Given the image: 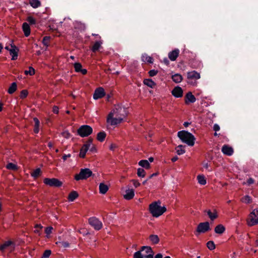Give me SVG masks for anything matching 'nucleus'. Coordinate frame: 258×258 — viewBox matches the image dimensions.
<instances>
[{
  "instance_id": "47",
  "label": "nucleus",
  "mask_w": 258,
  "mask_h": 258,
  "mask_svg": "<svg viewBox=\"0 0 258 258\" xmlns=\"http://www.w3.org/2000/svg\"><path fill=\"white\" fill-rule=\"evenodd\" d=\"M42 226L41 225L37 224L35 226L34 232L40 235V230L42 228Z\"/></svg>"
},
{
  "instance_id": "20",
  "label": "nucleus",
  "mask_w": 258,
  "mask_h": 258,
  "mask_svg": "<svg viewBox=\"0 0 258 258\" xmlns=\"http://www.w3.org/2000/svg\"><path fill=\"white\" fill-rule=\"evenodd\" d=\"M82 65L79 62H76L74 64V68L76 72H81L82 74L85 75L87 71L86 69H82Z\"/></svg>"
},
{
  "instance_id": "41",
  "label": "nucleus",
  "mask_w": 258,
  "mask_h": 258,
  "mask_svg": "<svg viewBox=\"0 0 258 258\" xmlns=\"http://www.w3.org/2000/svg\"><path fill=\"white\" fill-rule=\"evenodd\" d=\"M138 176L141 177H144L145 176L146 172L144 169L139 168L138 169L137 171Z\"/></svg>"
},
{
  "instance_id": "31",
  "label": "nucleus",
  "mask_w": 258,
  "mask_h": 258,
  "mask_svg": "<svg viewBox=\"0 0 258 258\" xmlns=\"http://www.w3.org/2000/svg\"><path fill=\"white\" fill-rule=\"evenodd\" d=\"M173 81L176 83H178L181 82L182 80V77L181 75L178 74H175L172 76Z\"/></svg>"
},
{
  "instance_id": "8",
  "label": "nucleus",
  "mask_w": 258,
  "mask_h": 258,
  "mask_svg": "<svg viewBox=\"0 0 258 258\" xmlns=\"http://www.w3.org/2000/svg\"><path fill=\"white\" fill-rule=\"evenodd\" d=\"M15 248V244L11 240L5 241L2 244L0 245V251L2 252L9 251L10 252H12Z\"/></svg>"
},
{
  "instance_id": "29",
  "label": "nucleus",
  "mask_w": 258,
  "mask_h": 258,
  "mask_svg": "<svg viewBox=\"0 0 258 258\" xmlns=\"http://www.w3.org/2000/svg\"><path fill=\"white\" fill-rule=\"evenodd\" d=\"M102 44V41H101V40L100 41H96L94 43L93 46H92V50L93 52H96V51L99 50V49L101 47Z\"/></svg>"
},
{
  "instance_id": "44",
  "label": "nucleus",
  "mask_w": 258,
  "mask_h": 258,
  "mask_svg": "<svg viewBox=\"0 0 258 258\" xmlns=\"http://www.w3.org/2000/svg\"><path fill=\"white\" fill-rule=\"evenodd\" d=\"M56 244H58L59 246H61L62 247H68L70 245L69 243L67 241L58 242H56Z\"/></svg>"
},
{
  "instance_id": "30",
  "label": "nucleus",
  "mask_w": 258,
  "mask_h": 258,
  "mask_svg": "<svg viewBox=\"0 0 258 258\" xmlns=\"http://www.w3.org/2000/svg\"><path fill=\"white\" fill-rule=\"evenodd\" d=\"M144 84L151 88H154L156 85L155 83L151 79H145Z\"/></svg>"
},
{
  "instance_id": "42",
  "label": "nucleus",
  "mask_w": 258,
  "mask_h": 258,
  "mask_svg": "<svg viewBox=\"0 0 258 258\" xmlns=\"http://www.w3.org/2000/svg\"><path fill=\"white\" fill-rule=\"evenodd\" d=\"M25 74L26 75H29L30 76H32L35 74V70L31 67L29 68L28 70H26L25 71Z\"/></svg>"
},
{
  "instance_id": "32",
  "label": "nucleus",
  "mask_w": 258,
  "mask_h": 258,
  "mask_svg": "<svg viewBox=\"0 0 258 258\" xmlns=\"http://www.w3.org/2000/svg\"><path fill=\"white\" fill-rule=\"evenodd\" d=\"M207 214L211 220H214L216 219L218 217L217 213L216 211H214L213 212L209 210L207 211Z\"/></svg>"
},
{
  "instance_id": "45",
  "label": "nucleus",
  "mask_w": 258,
  "mask_h": 258,
  "mask_svg": "<svg viewBox=\"0 0 258 258\" xmlns=\"http://www.w3.org/2000/svg\"><path fill=\"white\" fill-rule=\"evenodd\" d=\"M53 230V227L51 226L47 227L45 229V232L47 235V237H48V236L52 233Z\"/></svg>"
},
{
  "instance_id": "51",
  "label": "nucleus",
  "mask_w": 258,
  "mask_h": 258,
  "mask_svg": "<svg viewBox=\"0 0 258 258\" xmlns=\"http://www.w3.org/2000/svg\"><path fill=\"white\" fill-rule=\"evenodd\" d=\"M49 40V37H47V36L44 37L43 39V44L47 46L48 45Z\"/></svg>"
},
{
  "instance_id": "39",
  "label": "nucleus",
  "mask_w": 258,
  "mask_h": 258,
  "mask_svg": "<svg viewBox=\"0 0 258 258\" xmlns=\"http://www.w3.org/2000/svg\"><path fill=\"white\" fill-rule=\"evenodd\" d=\"M41 172V169L40 168H37L31 172V175L32 177L36 178L40 175Z\"/></svg>"
},
{
  "instance_id": "34",
  "label": "nucleus",
  "mask_w": 258,
  "mask_h": 258,
  "mask_svg": "<svg viewBox=\"0 0 258 258\" xmlns=\"http://www.w3.org/2000/svg\"><path fill=\"white\" fill-rule=\"evenodd\" d=\"M139 165L145 168H149L150 167V163L147 160H142L139 162Z\"/></svg>"
},
{
  "instance_id": "64",
  "label": "nucleus",
  "mask_w": 258,
  "mask_h": 258,
  "mask_svg": "<svg viewBox=\"0 0 258 258\" xmlns=\"http://www.w3.org/2000/svg\"><path fill=\"white\" fill-rule=\"evenodd\" d=\"M5 49L10 51V50H11V47H10L9 46H6Z\"/></svg>"
},
{
  "instance_id": "56",
  "label": "nucleus",
  "mask_w": 258,
  "mask_h": 258,
  "mask_svg": "<svg viewBox=\"0 0 258 258\" xmlns=\"http://www.w3.org/2000/svg\"><path fill=\"white\" fill-rule=\"evenodd\" d=\"M213 129L215 132L219 131L220 130V126L217 124H215L213 126Z\"/></svg>"
},
{
  "instance_id": "36",
  "label": "nucleus",
  "mask_w": 258,
  "mask_h": 258,
  "mask_svg": "<svg viewBox=\"0 0 258 258\" xmlns=\"http://www.w3.org/2000/svg\"><path fill=\"white\" fill-rule=\"evenodd\" d=\"M175 150L177 154L179 155H182L185 153V150L184 149V147L182 145L178 146L176 148Z\"/></svg>"
},
{
  "instance_id": "13",
  "label": "nucleus",
  "mask_w": 258,
  "mask_h": 258,
  "mask_svg": "<svg viewBox=\"0 0 258 258\" xmlns=\"http://www.w3.org/2000/svg\"><path fill=\"white\" fill-rule=\"evenodd\" d=\"M91 143L92 140H89L87 143L83 145L80 150L79 154V156L80 158H84L85 157L86 154L88 150H89V148L90 147Z\"/></svg>"
},
{
  "instance_id": "61",
  "label": "nucleus",
  "mask_w": 258,
  "mask_h": 258,
  "mask_svg": "<svg viewBox=\"0 0 258 258\" xmlns=\"http://www.w3.org/2000/svg\"><path fill=\"white\" fill-rule=\"evenodd\" d=\"M178 158L177 156H174L171 159V161L174 162L178 160Z\"/></svg>"
},
{
  "instance_id": "35",
  "label": "nucleus",
  "mask_w": 258,
  "mask_h": 258,
  "mask_svg": "<svg viewBox=\"0 0 258 258\" xmlns=\"http://www.w3.org/2000/svg\"><path fill=\"white\" fill-rule=\"evenodd\" d=\"M106 136V133L104 132H101L97 134V139L98 141L102 142L104 140Z\"/></svg>"
},
{
  "instance_id": "16",
  "label": "nucleus",
  "mask_w": 258,
  "mask_h": 258,
  "mask_svg": "<svg viewBox=\"0 0 258 258\" xmlns=\"http://www.w3.org/2000/svg\"><path fill=\"white\" fill-rule=\"evenodd\" d=\"M221 150L224 154L227 156H231L234 152L233 148L227 145H224Z\"/></svg>"
},
{
  "instance_id": "12",
  "label": "nucleus",
  "mask_w": 258,
  "mask_h": 258,
  "mask_svg": "<svg viewBox=\"0 0 258 258\" xmlns=\"http://www.w3.org/2000/svg\"><path fill=\"white\" fill-rule=\"evenodd\" d=\"M210 229L208 222L200 223L197 226L196 232L199 233H205Z\"/></svg>"
},
{
  "instance_id": "18",
  "label": "nucleus",
  "mask_w": 258,
  "mask_h": 258,
  "mask_svg": "<svg viewBox=\"0 0 258 258\" xmlns=\"http://www.w3.org/2000/svg\"><path fill=\"white\" fill-rule=\"evenodd\" d=\"M172 94L175 97H181L183 95L182 89L180 87H176L172 91Z\"/></svg>"
},
{
  "instance_id": "25",
  "label": "nucleus",
  "mask_w": 258,
  "mask_h": 258,
  "mask_svg": "<svg viewBox=\"0 0 258 258\" xmlns=\"http://www.w3.org/2000/svg\"><path fill=\"white\" fill-rule=\"evenodd\" d=\"M142 60L145 62L152 63L153 62V59L150 56L148 55L147 54H144L142 56Z\"/></svg>"
},
{
  "instance_id": "7",
  "label": "nucleus",
  "mask_w": 258,
  "mask_h": 258,
  "mask_svg": "<svg viewBox=\"0 0 258 258\" xmlns=\"http://www.w3.org/2000/svg\"><path fill=\"white\" fill-rule=\"evenodd\" d=\"M200 77L201 76L200 73L195 71L188 72L187 74V83L193 86H195L197 85V82L196 81H193V80L196 81L198 80Z\"/></svg>"
},
{
  "instance_id": "52",
  "label": "nucleus",
  "mask_w": 258,
  "mask_h": 258,
  "mask_svg": "<svg viewBox=\"0 0 258 258\" xmlns=\"http://www.w3.org/2000/svg\"><path fill=\"white\" fill-rule=\"evenodd\" d=\"M135 187H138L140 186V183L137 180L133 179L131 181Z\"/></svg>"
},
{
  "instance_id": "2",
  "label": "nucleus",
  "mask_w": 258,
  "mask_h": 258,
  "mask_svg": "<svg viewBox=\"0 0 258 258\" xmlns=\"http://www.w3.org/2000/svg\"><path fill=\"white\" fill-rule=\"evenodd\" d=\"M161 202L160 201L154 202L150 204L149 210L154 217H158L161 216L166 211V208L164 206H161Z\"/></svg>"
},
{
  "instance_id": "58",
  "label": "nucleus",
  "mask_w": 258,
  "mask_h": 258,
  "mask_svg": "<svg viewBox=\"0 0 258 258\" xmlns=\"http://www.w3.org/2000/svg\"><path fill=\"white\" fill-rule=\"evenodd\" d=\"M253 183H254V180L251 178H249L247 180V183L248 185H250Z\"/></svg>"
},
{
  "instance_id": "60",
  "label": "nucleus",
  "mask_w": 258,
  "mask_h": 258,
  "mask_svg": "<svg viewBox=\"0 0 258 258\" xmlns=\"http://www.w3.org/2000/svg\"><path fill=\"white\" fill-rule=\"evenodd\" d=\"M155 258H163V256L161 253H158L155 255Z\"/></svg>"
},
{
  "instance_id": "24",
  "label": "nucleus",
  "mask_w": 258,
  "mask_h": 258,
  "mask_svg": "<svg viewBox=\"0 0 258 258\" xmlns=\"http://www.w3.org/2000/svg\"><path fill=\"white\" fill-rule=\"evenodd\" d=\"M149 240L153 244H157L159 242V238L157 235L152 234L149 237Z\"/></svg>"
},
{
  "instance_id": "14",
  "label": "nucleus",
  "mask_w": 258,
  "mask_h": 258,
  "mask_svg": "<svg viewBox=\"0 0 258 258\" xmlns=\"http://www.w3.org/2000/svg\"><path fill=\"white\" fill-rule=\"evenodd\" d=\"M11 50H10V54L12 56V60H16L18 58V53L19 49L14 44L13 41L10 44Z\"/></svg>"
},
{
  "instance_id": "11",
  "label": "nucleus",
  "mask_w": 258,
  "mask_h": 258,
  "mask_svg": "<svg viewBox=\"0 0 258 258\" xmlns=\"http://www.w3.org/2000/svg\"><path fill=\"white\" fill-rule=\"evenodd\" d=\"M89 223L96 230H99L102 228L103 225L102 222L95 217L89 218Z\"/></svg>"
},
{
  "instance_id": "54",
  "label": "nucleus",
  "mask_w": 258,
  "mask_h": 258,
  "mask_svg": "<svg viewBox=\"0 0 258 258\" xmlns=\"http://www.w3.org/2000/svg\"><path fill=\"white\" fill-rule=\"evenodd\" d=\"M79 232L83 234V235H87L89 233L88 231L86 230H85L84 229H81L79 230Z\"/></svg>"
},
{
  "instance_id": "21",
  "label": "nucleus",
  "mask_w": 258,
  "mask_h": 258,
  "mask_svg": "<svg viewBox=\"0 0 258 258\" xmlns=\"http://www.w3.org/2000/svg\"><path fill=\"white\" fill-rule=\"evenodd\" d=\"M214 231L218 234H223L225 231V227L222 224H219L215 228Z\"/></svg>"
},
{
  "instance_id": "38",
  "label": "nucleus",
  "mask_w": 258,
  "mask_h": 258,
  "mask_svg": "<svg viewBox=\"0 0 258 258\" xmlns=\"http://www.w3.org/2000/svg\"><path fill=\"white\" fill-rule=\"evenodd\" d=\"M17 84L16 83H13L11 85V86L9 87V89H8V93L9 94H13V93H14L16 90H17Z\"/></svg>"
},
{
  "instance_id": "9",
  "label": "nucleus",
  "mask_w": 258,
  "mask_h": 258,
  "mask_svg": "<svg viewBox=\"0 0 258 258\" xmlns=\"http://www.w3.org/2000/svg\"><path fill=\"white\" fill-rule=\"evenodd\" d=\"M93 132L92 128L87 125H82L78 130V133L82 137H87Z\"/></svg>"
},
{
  "instance_id": "23",
  "label": "nucleus",
  "mask_w": 258,
  "mask_h": 258,
  "mask_svg": "<svg viewBox=\"0 0 258 258\" xmlns=\"http://www.w3.org/2000/svg\"><path fill=\"white\" fill-rule=\"evenodd\" d=\"M23 30L25 35L27 37L30 34V28L29 24L27 23H24L22 26Z\"/></svg>"
},
{
  "instance_id": "43",
  "label": "nucleus",
  "mask_w": 258,
  "mask_h": 258,
  "mask_svg": "<svg viewBox=\"0 0 258 258\" xmlns=\"http://www.w3.org/2000/svg\"><path fill=\"white\" fill-rule=\"evenodd\" d=\"M207 246L210 250H213L215 248V245L213 241H209L207 243Z\"/></svg>"
},
{
  "instance_id": "33",
  "label": "nucleus",
  "mask_w": 258,
  "mask_h": 258,
  "mask_svg": "<svg viewBox=\"0 0 258 258\" xmlns=\"http://www.w3.org/2000/svg\"><path fill=\"white\" fill-rule=\"evenodd\" d=\"M78 197V193L75 191H73L71 192L68 197V199L70 201L73 202L74 201L77 197Z\"/></svg>"
},
{
  "instance_id": "57",
  "label": "nucleus",
  "mask_w": 258,
  "mask_h": 258,
  "mask_svg": "<svg viewBox=\"0 0 258 258\" xmlns=\"http://www.w3.org/2000/svg\"><path fill=\"white\" fill-rule=\"evenodd\" d=\"M53 112L54 113H56L57 114L59 112V109H58V107L56 106H54L53 107Z\"/></svg>"
},
{
  "instance_id": "27",
  "label": "nucleus",
  "mask_w": 258,
  "mask_h": 258,
  "mask_svg": "<svg viewBox=\"0 0 258 258\" xmlns=\"http://www.w3.org/2000/svg\"><path fill=\"white\" fill-rule=\"evenodd\" d=\"M99 192L100 194H105L108 190V186L103 183H101L99 185Z\"/></svg>"
},
{
  "instance_id": "48",
  "label": "nucleus",
  "mask_w": 258,
  "mask_h": 258,
  "mask_svg": "<svg viewBox=\"0 0 258 258\" xmlns=\"http://www.w3.org/2000/svg\"><path fill=\"white\" fill-rule=\"evenodd\" d=\"M61 135L63 138L66 139H69L71 136V134L68 131H64L62 132Z\"/></svg>"
},
{
  "instance_id": "26",
  "label": "nucleus",
  "mask_w": 258,
  "mask_h": 258,
  "mask_svg": "<svg viewBox=\"0 0 258 258\" xmlns=\"http://www.w3.org/2000/svg\"><path fill=\"white\" fill-rule=\"evenodd\" d=\"M197 180L198 183L201 185H204L207 183L205 176L203 174L198 175L197 176Z\"/></svg>"
},
{
  "instance_id": "28",
  "label": "nucleus",
  "mask_w": 258,
  "mask_h": 258,
  "mask_svg": "<svg viewBox=\"0 0 258 258\" xmlns=\"http://www.w3.org/2000/svg\"><path fill=\"white\" fill-rule=\"evenodd\" d=\"M240 201L243 203L249 204L252 203V199L248 195H246L240 199Z\"/></svg>"
},
{
  "instance_id": "10",
  "label": "nucleus",
  "mask_w": 258,
  "mask_h": 258,
  "mask_svg": "<svg viewBox=\"0 0 258 258\" xmlns=\"http://www.w3.org/2000/svg\"><path fill=\"white\" fill-rule=\"evenodd\" d=\"M44 183L50 186L59 187L62 185V182L58 179L54 178L44 179Z\"/></svg>"
},
{
  "instance_id": "37",
  "label": "nucleus",
  "mask_w": 258,
  "mask_h": 258,
  "mask_svg": "<svg viewBox=\"0 0 258 258\" xmlns=\"http://www.w3.org/2000/svg\"><path fill=\"white\" fill-rule=\"evenodd\" d=\"M29 3L34 8H38L40 6V2L39 0H30Z\"/></svg>"
},
{
  "instance_id": "53",
  "label": "nucleus",
  "mask_w": 258,
  "mask_h": 258,
  "mask_svg": "<svg viewBox=\"0 0 258 258\" xmlns=\"http://www.w3.org/2000/svg\"><path fill=\"white\" fill-rule=\"evenodd\" d=\"M157 73H158L157 71H156L155 70H152L149 72V74L150 76L153 77V76H155V75H156Z\"/></svg>"
},
{
  "instance_id": "22",
  "label": "nucleus",
  "mask_w": 258,
  "mask_h": 258,
  "mask_svg": "<svg viewBox=\"0 0 258 258\" xmlns=\"http://www.w3.org/2000/svg\"><path fill=\"white\" fill-rule=\"evenodd\" d=\"M195 101L196 98L192 93L191 92L187 93L185 96V102L186 103L188 102L193 103Z\"/></svg>"
},
{
  "instance_id": "55",
  "label": "nucleus",
  "mask_w": 258,
  "mask_h": 258,
  "mask_svg": "<svg viewBox=\"0 0 258 258\" xmlns=\"http://www.w3.org/2000/svg\"><path fill=\"white\" fill-rule=\"evenodd\" d=\"M33 120H34V123H35L34 127H39V120L37 118H34L33 119Z\"/></svg>"
},
{
  "instance_id": "6",
  "label": "nucleus",
  "mask_w": 258,
  "mask_h": 258,
  "mask_svg": "<svg viewBox=\"0 0 258 258\" xmlns=\"http://www.w3.org/2000/svg\"><path fill=\"white\" fill-rule=\"evenodd\" d=\"M247 223L249 226L258 224V209H254L250 212L247 220Z\"/></svg>"
},
{
  "instance_id": "4",
  "label": "nucleus",
  "mask_w": 258,
  "mask_h": 258,
  "mask_svg": "<svg viewBox=\"0 0 258 258\" xmlns=\"http://www.w3.org/2000/svg\"><path fill=\"white\" fill-rule=\"evenodd\" d=\"M153 252L149 246H143L140 250L136 252L134 258H153Z\"/></svg>"
},
{
  "instance_id": "19",
  "label": "nucleus",
  "mask_w": 258,
  "mask_h": 258,
  "mask_svg": "<svg viewBox=\"0 0 258 258\" xmlns=\"http://www.w3.org/2000/svg\"><path fill=\"white\" fill-rule=\"evenodd\" d=\"M179 54V50L178 49H175L172 51L169 52L168 57L171 61H174L178 56Z\"/></svg>"
},
{
  "instance_id": "5",
  "label": "nucleus",
  "mask_w": 258,
  "mask_h": 258,
  "mask_svg": "<svg viewBox=\"0 0 258 258\" xmlns=\"http://www.w3.org/2000/svg\"><path fill=\"white\" fill-rule=\"evenodd\" d=\"M92 174V171L89 168L81 169L80 172L75 175L74 178L77 181L85 180L91 177Z\"/></svg>"
},
{
  "instance_id": "40",
  "label": "nucleus",
  "mask_w": 258,
  "mask_h": 258,
  "mask_svg": "<svg viewBox=\"0 0 258 258\" xmlns=\"http://www.w3.org/2000/svg\"><path fill=\"white\" fill-rule=\"evenodd\" d=\"M6 167L7 169H8L9 170H16L18 169V167H17V165H16L14 163H8Z\"/></svg>"
},
{
  "instance_id": "15",
  "label": "nucleus",
  "mask_w": 258,
  "mask_h": 258,
  "mask_svg": "<svg viewBox=\"0 0 258 258\" xmlns=\"http://www.w3.org/2000/svg\"><path fill=\"white\" fill-rule=\"evenodd\" d=\"M105 95L104 89L102 87L97 88L93 94V98L95 100L101 98Z\"/></svg>"
},
{
  "instance_id": "3",
  "label": "nucleus",
  "mask_w": 258,
  "mask_h": 258,
  "mask_svg": "<svg viewBox=\"0 0 258 258\" xmlns=\"http://www.w3.org/2000/svg\"><path fill=\"white\" fill-rule=\"evenodd\" d=\"M178 137L181 141L189 146H193L195 144L196 139L190 133L185 131H181L177 133Z\"/></svg>"
},
{
  "instance_id": "59",
  "label": "nucleus",
  "mask_w": 258,
  "mask_h": 258,
  "mask_svg": "<svg viewBox=\"0 0 258 258\" xmlns=\"http://www.w3.org/2000/svg\"><path fill=\"white\" fill-rule=\"evenodd\" d=\"M71 157V154H68V155H64L63 156H62V159L64 161L66 160L68 158H69Z\"/></svg>"
},
{
  "instance_id": "62",
  "label": "nucleus",
  "mask_w": 258,
  "mask_h": 258,
  "mask_svg": "<svg viewBox=\"0 0 258 258\" xmlns=\"http://www.w3.org/2000/svg\"><path fill=\"white\" fill-rule=\"evenodd\" d=\"M34 132L37 134L39 132V127H34Z\"/></svg>"
},
{
  "instance_id": "46",
  "label": "nucleus",
  "mask_w": 258,
  "mask_h": 258,
  "mask_svg": "<svg viewBox=\"0 0 258 258\" xmlns=\"http://www.w3.org/2000/svg\"><path fill=\"white\" fill-rule=\"evenodd\" d=\"M51 251L50 250H46L44 251L42 258H48L51 254Z\"/></svg>"
},
{
  "instance_id": "17",
  "label": "nucleus",
  "mask_w": 258,
  "mask_h": 258,
  "mask_svg": "<svg viewBox=\"0 0 258 258\" xmlns=\"http://www.w3.org/2000/svg\"><path fill=\"white\" fill-rule=\"evenodd\" d=\"M135 196V191L133 189L128 188L123 194V198L127 200L132 199Z\"/></svg>"
},
{
  "instance_id": "49",
  "label": "nucleus",
  "mask_w": 258,
  "mask_h": 258,
  "mask_svg": "<svg viewBox=\"0 0 258 258\" xmlns=\"http://www.w3.org/2000/svg\"><path fill=\"white\" fill-rule=\"evenodd\" d=\"M27 21L30 24H35L36 23V20L31 16H29L27 18Z\"/></svg>"
},
{
  "instance_id": "1",
  "label": "nucleus",
  "mask_w": 258,
  "mask_h": 258,
  "mask_svg": "<svg viewBox=\"0 0 258 258\" xmlns=\"http://www.w3.org/2000/svg\"><path fill=\"white\" fill-rule=\"evenodd\" d=\"M127 116V112L125 108L115 106L107 116V126H116L124 121Z\"/></svg>"
},
{
  "instance_id": "50",
  "label": "nucleus",
  "mask_w": 258,
  "mask_h": 258,
  "mask_svg": "<svg viewBox=\"0 0 258 258\" xmlns=\"http://www.w3.org/2000/svg\"><path fill=\"white\" fill-rule=\"evenodd\" d=\"M28 95V92L26 90H23L21 91L20 97L22 98H25Z\"/></svg>"
},
{
  "instance_id": "63",
  "label": "nucleus",
  "mask_w": 258,
  "mask_h": 258,
  "mask_svg": "<svg viewBox=\"0 0 258 258\" xmlns=\"http://www.w3.org/2000/svg\"><path fill=\"white\" fill-rule=\"evenodd\" d=\"M157 175V173H153L152 174V175H151L150 176H149V178H152L153 176H156Z\"/></svg>"
}]
</instances>
